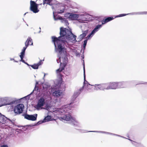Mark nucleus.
I'll list each match as a JSON object with an SVG mask.
<instances>
[{
	"label": "nucleus",
	"instance_id": "a878e982",
	"mask_svg": "<svg viewBox=\"0 0 147 147\" xmlns=\"http://www.w3.org/2000/svg\"><path fill=\"white\" fill-rule=\"evenodd\" d=\"M127 14H119L116 16V17H121L124 16L126 15Z\"/></svg>",
	"mask_w": 147,
	"mask_h": 147
},
{
	"label": "nucleus",
	"instance_id": "f03ea898",
	"mask_svg": "<svg viewBox=\"0 0 147 147\" xmlns=\"http://www.w3.org/2000/svg\"><path fill=\"white\" fill-rule=\"evenodd\" d=\"M38 4H36L34 1H30V9L31 11L35 13L38 12L39 11V10L38 9Z\"/></svg>",
	"mask_w": 147,
	"mask_h": 147
},
{
	"label": "nucleus",
	"instance_id": "c756f323",
	"mask_svg": "<svg viewBox=\"0 0 147 147\" xmlns=\"http://www.w3.org/2000/svg\"><path fill=\"white\" fill-rule=\"evenodd\" d=\"M25 45V46L23 47L22 50V51H23V52H25V50H26V49L27 47H28V46H27L26 45Z\"/></svg>",
	"mask_w": 147,
	"mask_h": 147
},
{
	"label": "nucleus",
	"instance_id": "a19ab883",
	"mask_svg": "<svg viewBox=\"0 0 147 147\" xmlns=\"http://www.w3.org/2000/svg\"><path fill=\"white\" fill-rule=\"evenodd\" d=\"M15 62H18V61H15Z\"/></svg>",
	"mask_w": 147,
	"mask_h": 147
},
{
	"label": "nucleus",
	"instance_id": "9d476101",
	"mask_svg": "<svg viewBox=\"0 0 147 147\" xmlns=\"http://www.w3.org/2000/svg\"><path fill=\"white\" fill-rule=\"evenodd\" d=\"M63 94V93L61 92V90H55L53 93V96L56 97L62 96Z\"/></svg>",
	"mask_w": 147,
	"mask_h": 147
},
{
	"label": "nucleus",
	"instance_id": "f8f14e48",
	"mask_svg": "<svg viewBox=\"0 0 147 147\" xmlns=\"http://www.w3.org/2000/svg\"><path fill=\"white\" fill-rule=\"evenodd\" d=\"M126 83L125 82H117V88H124L126 87Z\"/></svg>",
	"mask_w": 147,
	"mask_h": 147
},
{
	"label": "nucleus",
	"instance_id": "cd10ccee",
	"mask_svg": "<svg viewBox=\"0 0 147 147\" xmlns=\"http://www.w3.org/2000/svg\"><path fill=\"white\" fill-rule=\"evenodd\" d=\"M63 70V69H62L59 67V69L56 70V72L57 73H59L60 72H61Z\"/></svg>",
	"mask_w": 147,
	"mask_h": 147
},
{
	"label": "nucleus",
	"instance_id": "423d86ee",
	"mask_svg": "<svg viewBox=\"0 0 147 147\" xmlns=\"http://www.w3.org/2000/svg\"><path fill=\"white\" fill-rule=\"evenodd\" d=\"M107 84L108 90L117 88V82H110Z\"/></svg>",
	"mask_w": 147,
	"mask_h": 147
},
{
	"label": "nucleus",
	"instance_id": "a211bd4d",
	"mask_svg": "<svg viewBox=\"0 0 147 147\" xmlns=\"http://www.w3.org/2000/svg\"><path fill=\"white\" fill-rule=\"evenodd\" d=\"M88 30H87L85 31H84L83 32V33L82 34H81L80 36V37L81 39H83L84 37L88 34Z\"/></svg>",
	"mask_w": 147,
	"mask_h": 147
},
{
	"label": "nucleus",
	"instance_id": "2eb2a0df",
	"mask_svg": "<svg viewBox=\"0 0 147 147\" xmlns=\"http://www.w3.org/2000/svg\"><path fill=\"white\" fill-rule=\"evenodd\" d=\"M60 60H61L62 63H65L67 64L68 61V58L66 55H65L63 57H62L61 58L59 57V58Z\"/></svg>",
	"mask_w": 147,
	"mask_h": 147
},
{
	"label": "nucleus",
	"instance_id": "c85d7f7f",
	"mask_svg": "<svg viewBox=\"0 0 147 147\" xmlns=\"http://www.w3.org/2000/svg\"><path fill=\"white\" fill-rule=\"evenodd\" d=\"M140 15H146L147 14V11L141 12L139 13Z\"/></svg>",
	"mask_w": 147,
	"mask_h": 147
},
{
	"label": "nucleus",
	"instance_id": "72a5a7b5",
	"mask_svg": "<svg viewBox=\"0 0 147 147\" xmlns=\"http://www.w3.org/2000/svg\"><path fill=\"white\" fill-rule=\"evenodd\" d=\"M84 86L83 87H82V88H81L80 89H79V91L81 92L83 90L84 88Z\"/></svg>",
	"mask_w": 147,
	"mask_h": 147
},
{
	"label": "nucleus",
	"instance_id": "473e14b6",
	"mask_svg": "<svg viewBox=\"0 0 147 147\" xmlns=\"http://www.w3.org/2000/svg\"><path fill=\"white\" fill-rule=\"evenodd\" d=\"M1 147H8L7 145H3L1 146Z\"/></svg>",
	"mask_w": 147,
	"mask_h": 147
},
{
	"label": "nucleus",
	"instance_id": "4468645a",
	"mask_svg": "<svg viewBox=\"0 0 147 147\" xmlns=\"http://www.w3.org/2000/svg\"><path fill=\"white\" fill-rule=\"evenodd\" d=\"M42 61L40 60L37 64H35L32 65H31V66L34 69H37L38 68L39 66L42 64Z\"/></svg>",
	"mask_w": 147,
	"mask_h": 147
},
{
	"label": "nucleus",
	"instance_id": "4be33fe9",
	"mask_svg": "<svg viewBox=\"0 0 147 147\" xmlns=\"http://www.w3.org/2000/svg\"><path fill=\"white\" fill-rule=\"evenodd\" d=\"M54 19L55 20H57L58 19L61 20H63V19H65V18H63L62 17H61V16H58L57 17V18H56L55 17L54 15Z\"/></svg>",
	"mask_w": 147,
	"mask_h": 147
},
{
	"label": "nucleus",
	"instance_id": "dca6fc26",
	"mask_svg": "<svg viewBox=\"0 0 147 147\" xmlns=\"http://www.w3.org/2000/svg\"><path fill=\"white\" fill-rule=\"evenodd\" d=\"M33 45V43L32 42V40L31 38L30 37H29L27 39L26 41L25 42V45H26L28 46L29 45Z\"/></svg>",
	"mask_w": 147,
	"mask_h": 147
},
{
	"label": "nucleus",
	"instance_id": "ddd939ff",
	"mask_svg": "<svg viewBox=\"0 0 147 147\" xmlns=\"http://www.w3.org/2000/svg\"><path fill=\"white\" fill-rule=\"evenodd\" d=\"M7 118L0 113V122L3 124L6 123Z\"/></svg>",
	"mask_w": 147,
	"mask_h": 147
},
{
	"label": "nucleus",
	"instance_id": "7ed1b4c3",
	"mask_svg": "<svg viewBox=\"0 0 147 147\" xmlns=\"http://www.w3.org/2000/svg\"><path fill=\"white\" fill-rule=\"evenodd\" d=\"M24 106L23 104H21L17 105L14 108V111L15 113L20 114L22 113Z\"/></svg>",
	"mask_w": 147,
	"mask_h": 147
},
{
	"label": "nucleus",
	"instance_id": "0eeeda50",
	"mask_svg": "<svg viewBox=\"0 0 147 147\" xmlns=\"http://www.w3.org/2000/svg\"><path fill=\"white\" fill-rule=\"evenodd\" d=\"M102 26L101 25H98L94 29V30L92 31L87 36L86 38L88 39L91 36V35H93L96 32L98 31V29L100 28Z\"/></svg>",
	"mask_w": 147,
	"mask_h": 147
},
{
	"label": "nucleus",
	"instance_id": "6e6552de",
	"mask_svg": "<svg viewBox=\"0 0 147 147\" xmlns=\"http://www.w3.org/2000/svg\"><path fill=\"white\" fill-rule=\"evenodd\" d=\"M71 118V115L69 114L63 115L62 116L59 117L60 120H64L66 121H69Z\"/></svg>",
	"mask_w": 147,
	"mask_h": 147
},
{
	"label": "nucleus",
	"instance_id": "7c9ffc66",
	"mask_svg": "<svg viewBox=\"0 0 147 147\" xmlns=\"http://www.w3.org/2000/svg\"><path fill=\"white\" fill-rule=\"evenodd\" d=\"M21 58V60H20V61H22L23 63H26L25 62V61L23 60V58L24 57L22 58Z\"/></svg>",
	"mask_w": 147,
	"mask_h": 147
},
{
	"label": "nucleus",
	"instance_id": "bb28decb",
	"mask_svg": "<svg viewBox=\"0 0 147 147\" xmlns=\"http://www.w3.org/2000/svg\"><path fill=\"white\" fill-rule=\"evenodd\" d=\"M48 86H47L46 84H44L43 85V90L46 91L47 90Z\"/></svg>",
	"mask_w": 147,
	"mask_h": 147
},
{
	"label": "nucleus",
	"instance_id": "4c0bfd02",
	"mask_svg": "<svg viewBox=\"0 0 147 147\" xmlns=\"http://www.w3.org/2000/svg\"><path fill=\"white\" fill-rule=\"evenodd\" d=\"M36 86H35V88H34V90L35 89H36Z\"/></svg>",
	"mask_w": 147,
	"mask_h": 147
},
{
	"label": "nucleus",
	"instance_id": "f257e3e1",
	"mask_svg": "<svg viewBox=\"0 0 147 147\" xmlns=\"http://www.w3.org/2000/svg\"><path fill=\"white\" fill-rule=\"evenodd\" d=\"M60 36L59 37L52 36L51 38L55 47L57 46L59 52L61 53L62 51L66 50L64 45L67 42L66 39L69 40H75L76 36L72 33L71 30L62 27L60 28Z\"/></svg>",
	"mask_w": 147,
	"mask_h": 147
},
{
	"label": "nucleus",
	"instance_id": "9b49d317",
	"mask_svg": "<svg viewBox=\"0 0 147 147\" xmlns=\"http://www.w3.org/2000/svg\"><path fill=\"white\" fill-rule=\"evenodd\" d=\"M114 18L113 17H109L107 18H105V19H103L102 21V23L103 24L111 21L113 20Z\"/></svg>",
	"mask_w": 147,
	"mask_h": 147
},
{
	"label": "nucleus",
	"instance_id": "2f4dec72",
	"mask_svg": "<svg viewBox=\"0 0 147 147\" xmlns=\"http://www.w3.org/2000/svg\"><path fill=\"white\" fill-rule=\"evenodd\" d=\"M84 80H85V67L84 65Z\"/></svg>",
	"mask_w": 147,
	"mask_h": 147
},
{
	"label": "nucleus",
	"instance_id": "20e7f679",
	"mask_svg": "<svg viewBox=\"0 0 147 147\" xmlns=\"http://www.w3.org/2000/svg\"><path fill=\"white\" fill-rule=\"evenodd\" d=\"M94 89L96 90H108L107 84H102L95 85Z\"/></svg>",
	"mask_w": 147,
	"mask_h": 147
},
{
	"label": "nucleus",
	"instance_id": "c9c22d12",
	"mask_svg": "<svg viewBox=\"0 0 147 147\" xmlns=\"http://www.w3.org/2000/svg\"><path fill=\"white\" fill-rule=\"evenodd\" d=\"M65 22H66L67 23H68V21L67 20H65Z\"/></svg>",
	"mask_w": 147,
	"mask_h": 147
},
{
	"label": "nucleus",
	"instance_id": "f704fd0d",
	"mask_svg": "<svg viewBox=\"0 0 147 147\" xmlns=\"http://www.w3.org/2000/svg\"><path fill=\"white\" fill-rule=\"evenodd\" d=\"M63 10H61V12H60V13H62L63 12Z\"/></svg>",
	"mask_w": 147,
	"mask_h": 147
},
{
	"label": "nucleus",
	"instance_id": "412c9836",
	"mask_svg": "<svg viewBox=\"0 0 147 147\" xmlns=\"http://www.w3.org/2000/svg\"><path fill=\"white\" fill-rule=\"evenodd\" d=\"M51 1L52 0H45L43 1V4L44 5L45 4H47L50 5Z\"/></svg>",
	"mask_w": 147,
	"mask_h": 147
},
{
	"label": "nucleus",
	"instance_id": "39448f33",
	"mask_svg": "<svg viewBox=\"0 0 147 147\" xmlns=\"http://www.w3.org/2000/svg\"><path fill=\"white\" fill-rule=\"evenodd\" d=\"M37 116V114H35L33 115L26 114L25 115V118L28 120L34 121L36 120Z\"/></svg>",
	"mask_w": 147,
	"mask_h": 147
},
{
	"label": "nucleus",
	"instance_id": "6ab92c4d",
	"mask_svg": "<svg viewBox=\"0 0 147 147\" xmlns=\"http://www.w3.org/2000/svg\"><path fill=\"white\" fill-rule=\"evenodd\" d=\"M51 118V117L49 115H47L44 119L43 122L48 121H49Z\"/></svg>",
	"mask_w": 147,
	"mask_h": 147
},
{
	"label": "nucleus",
	"instance_id": "393cba45",
	"mask_svg": "<svg viewBox=\"0 0 147 147\" xmlns=\"http://www.w3.org/2000/svg\"><path fill=\"white\" fill-rule=\"evenodd\" d=\"M87 42V40H85L84 41V43L83 45V47L84 48H85L86 46V44Z\"/></svg>",
	"mask_w": 147,
	"mask_h": 147
},
{
	"label": "nucleus",
	"instance_id": "ea45409f",
	"mask_svg": "<svg viewBox=\"0 0 147 147\" xmlns=\"http://www.w3.org/2000/svg\"><path fill=\"white\" fill-rule=\"evenodd\" d=\"M12 60H14V59H12Z\"/></svg>",
	"mask_w": 147,
	"mask_h": 147
},
{
	"label": "nucleus",
	"instance_id": "1a4fd4ad",
	"mask_svg": "<svg viewBox=\"0 0 147 147\" xmlns=\"http://www.w3.org/2000/svg\"><path fill=\"white\" fill-rule=\"evenodd\" d=\"M45 103V100L43 98H40L38 100L37 107L40 108L43 106Z\"/></svg>",
	"mask_w": 147,
	"mask_h": 147
},
{
	"label": "nucleus",
	"instance_id": "aec40b11",
	"mask_svg": "<svg viewBox=\"0 0 147 147\" xmlns=\"http://www.w3.org/2000/svg\"><path fill=\"white\" fill-rule=\"evenodd\" d=\"M60 67L62 69L64 70V69L65 67L66 66L67 64L64 63H62V62H61V59H60Z\"/></svg>",
	"mask_w": 147,
	"mask_h": 147
},
{
	"label": "nucleus",
	"instance_id": "e433bc0d",
	"mask_svg": "<svg viewBox=\"0 0 147 147\" xmlns=\"http://www.w3.org/2000/svg\"><path fill=\"white\" fill-rule=\"evenodd\" d=\"M25 64H27V65H29V64H28V63H25Z\"/></svg>",
	"mask_w": 147,
	"mask_h": 147
},
{
	"label": "nucleus",
	"instance_id": "b1692460",
	"mask_svg": "<svg viewBox=\"0 0 147 147\" xmlns=\"http://www.w3.org/2000/svg\"><path fill=\"white\" fill-rule=\"evenodd\" d=\"M25 52L22 51L21 53V54L20 55V58L24 57L25 55Z\"/></svg>",
	"mask_w": 147,
	"mask_h": 147
},
{
	"label": "nucleus",
	"instance_id": "58836bf2",
	"mask_svg": "<svg viewBox=\"0 0 147 147\" xmlns=\"http://www.w3.org/2000/svg\"><path fill=\"white\" fill-rule=\"evenodd\" d=\"M84 84H85V82H84Z\"/></svg>",
	"mask_w": 147,
	"mask_h": 147
},
{
	"label": "nucleus",
	"instance_id": "5701e85b",
	"mask_svg": "<svg viewBox=\"0 0 147 147\" xmlns=\"http://www.w3.org/2000/svg\"><path fill=\"white\" fill-rule=\"evenodd\" d=\"M136 146V147H144L143 145L140 143H137Z\"/></svg>",
	"mask_w": 147,
	"mask_h": 147
},
{
	"label": "nucleus",
	"instance_id": "f3484780",
	"mask_svg": "<svg viewBox=\"0 0 147 147\" xmlns=\"http://www.w3.org/2000/svg\"><path fill=\"white\" fill-rule=\"evenodd\" d=\"M78 15L76 14H71L69 16V18L71 20H76L78 19Z\"/></svg>",
	"mask_w": 147,
	"mask_h": 147
}]
</instances>
